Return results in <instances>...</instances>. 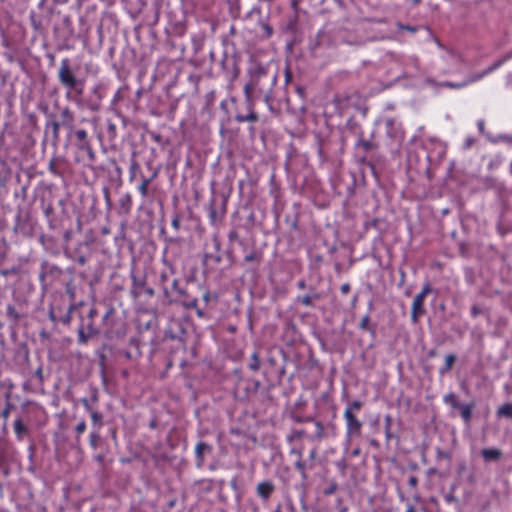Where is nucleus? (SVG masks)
Returning a JSON list of instances; mask_svg holds the SVG:
<instances>
[{
	"mask_svg": "<svg viewBox=\"0 0 512 512\" xmlns=\"http://www.w3.org/2000/svg\"><path fill=\"white\" fill-rule=\"evenodd\" d=\"M481 456L486 462H497L502 458L503 452L498 448H484Z\"/></svg>",
	"mask_w": 512,
	"mask_h": 512,
	"instance_id": "5",
	"label": "nucleus"
},
{
	"mask_svg": "<svg viewBox=\"0 0 512 512\" xmlns=\"http://www.w3.org/2000/svg\"><path fill=\"white\" fill-rule=\"evenodd\" d=\"M91 417H92V420L94 421V423H100L101 424L102 415L100 413H98L96 411H92Z\"/></svg>",
	"mask_w": 512,
	"mask_h": 512,
	"instance_id": "29",
	"label": "nucleus"
},
{
	"mask_svg": "<svg viewBox=\"0 0 512 512\" xmlns=\"http://www.w3.org/2000/svg\"><path fill=\"white\" fill-rule=\"evenodd\" d=\"M444 401L451 405L453 408H459L461 405L459 404L457 397L453 393H449L445 396Z\"/></svg>",
	"mask_w": 512,
	"mask_h": 512,
	"instance_id": "15",
	"label": "nucleus"
},
{
	"mask_svg": "<svg viewBox=\"0 0 512 512\" xmlns=\"http://www.w3.org/2000/svg\"><path fill=\"white\" fill-rule=\"evenodd\" d=\"M497 415L499 417L511 418L512 417V404L511 403H506V404L502 405L497 410Z\"/></svg>",
	"mask_w": 512,
	"mask_h": 512,
	"instance_id": "10",
	"label": "nucleus"
},
{
	"mask_svg": "<svg viewBox=\"0 0 512 512\" xmlns=\"http://www.w3.org/2000/svg\"><path fill=\"white\" fill-rule=\"evenodd\" d=\"M370 319H369V316H365L362 318L361 322H360V327L362 329H366L367 326H368V323H369Z\"/></svg>",
	"mask_w": 512,
	"mask_h": 512,
	"instance_id": "34",
	"label": "nucleus"
},
{
	"mask_svg": "<svg viewBox=\"0 0 512 512\" xmlns=\"http://www.w3.org/2000/svg\"><path fill=\"white\" fill-rule=\"evenodd\" d=\"M8 415H9V410H8V409H5V410L3 411V417H4V418H7V417H8Z\"/></svg>",
	"mask_w": 512,
	"mask_h": 512,
	"instance_id": "45",
	"label": "nucleus"
},
{
	"mask_svg": "<svg viewBox=\"0 0 512 512\" xmlns=\"http://www.w3.org/2000/svg\"><path fill=\"white\" fill-rule=\"evenodd\" d=\"M263 27H264V29L266 31L267 36H271L272 28L269 25H267V24H265Z\"/></svg>",
	"mask_w": 512,
	"mask_h": 512,
	"instance_id": "40",
	"label": "nucleus"
},
{
	"mask_svg": "<svg viewBox=\"0 0 512 512\" xmlns=\"http://www.w3.org/2000/svg\"><path fill=\"white\" fill-rule=\"evenodd\" d=\"M258 258H259L258 254L256 252H252L245 256V261L252 262V261L258 260Z\"/></svg>",
	"mask_w": 512,
	"mask_h": 512,
	"instance_id": "30",
	"label": "nucleus"
},
{
	"mask_svg": "<svg viewBox=\"0 0 512 512\" xmlns=\"http://www.w3.org/2000/svg\"><path fill=\"white\" fill-rule=\"evenodd\" d=\"M58 77L63 86L69 90H74L78 95L83 94L84 81L76 78L75 74L70 68L68 59L61 61Z\"/></svg>",
	"mask_w": 512,
	"mask_h": 512,
	"instance_id": "2",
	"label": "nucleus"
},
{
	"mask_svg": "<svg viewBox=\"0 0 512 512\" xmlns=\"http://www.w3.org/2000/svg\"><path fill=\"white\" fill-rule=\"evenodd\" d=\"M55 2L57 3H60V4H64L66 3L68 0H54Z\"/></svg>",
	"mask_w": 512,
	"mask_h": 512,
	"instance_id": "46",
	"label": "nucleus"
},
{
	"mask_svg": "<svg viewBox=\"0 0 512 512\" xmlns=\"http://www.w3.org/2000/svg\"><path fill=\"white\" fill-rule=\"evenodd\" d=\"M257 119H258V117H257L256 113H254V112H251L247 116H237V120L240 122H244V121L255 122V121H257Z\"/></svg>",
	"mask_w": 512,
	"mask_h": 512,
	"instance_id": "21",
	"label": "nucleus"
},
{
	"mask_svg": "<svg viewBox=\"0 0 512 512\" xmlns=\"http://www.w3.org/2000/svg\"><path fill=\"white\" fill-rule=\"evenodd\" d=\"M8 456V444L0 439V466L6 461Z\"/></svg>",
	"mask_w": 512,
	"mask_h": 512,
	"instance_id": "13",
	"label": "nucleus"
},
{
	"mask_svg": "<svg viewBox=\"0 0 512 512\" xmlns=\"http://www.w3.org/2000/svg\"><path fill=\"white\" fill-rule=\"evenodd\" d=\"M344 417L347 421V427L349 434H359L361 430V422L351 413V409H346Z\"/></svg>",
	"mask_w": 512,
	"mask_h": 512,
	"instance_id": "4",
	"label": "nucleus"
},
{
	"mask_svg": "<svg viewBox=\"0 0 512 512\" xmlns=\"http://www.w3.org/2000/svg\"><path fill=\"white\" fill-rule=\"evenodd\" d=\"M7 316L14 322H16L19 318L16 309L12 305L7 306Z\"/></svg>",
	"mask_w": 512,
	"mask_h": 512,
	"instance_id": "19",
	"label": "nucleus"
},
{
	"mask_svg": "<svg viewBox=\"0 0 512 512\" xmlns=\"http://www.w3.org/2000/svg\"><path fill=\"white\" fill-rule=\"evenodd\" d=\"M299 287L304 288L305 287V283L304 282H300L299 283Z\"/></svg>",
	"mask_w": 512,
	"mask_h": 512,
	"instance_id": "49",
	"label": "nucleus"
},
{
	"mask_svg": "<svg viewBox=\"0 0 512 512\" xmlns=\"http://www.w3.org/2000/svg\"><path fill=\"white\" fill-rule=\"evenodd\" d=\"M236 234L235 233H231L230 234V238H235Z\"/></svg>",
	"mask_w": 512,
	"mask_h": 512,
	"instance_id": "50",
	"label": "nucleus"
},
{
	"mask_svg": "<svg viewBox=\"0 0 512 512\" xmlns=\"http://www.w3.org/2000/svg\"><path fill=\"white\" fill-rule=\"evenodd\" d=\"M151 179L148 178H142V182L139 186V191L143 197L147 196L148 193V186L150 184Z\"/></svg>",
	"mask_w": 512,
	"mask_h": 512,
	"instance_id": "17",
	"label": "nucleus"
},
{
	"mask_svg": "<svg viewBox=\"0 0 512 512\" xmlns=\"http://www.w3.org/2000/svg\"><path fill=\"white\" fill-rule=\"evenodd\" d=\"M304 435V431L302 430H298V431H293L291 436H290V439H300L302 438Z\"/></svg>",
	"mask_w": 512,
	"mask_h": 512,
	"instance_id": "31",
	"label": "nucleus"
},
{
	"mask_svg": "<svg viewBox=\"0 0 512 512\" xmlns=\"http://www.w3.org/2000/svg\"><path fill=\"white\" fill-rule=\"evenodd\" d=\"M431 292V286L426 284L422 291L414 297L412 303L411 320L413 323H418L419 318L425 314L424 300L425 297Z\"/></svg>",
	"mask_w": 512,
	"mask_h": 512,
	"instance_id": "3",
	"label": "nucleus"
},
{
	"mask_svg": "<svg viewBox=\"0 0 512 512\" xmlns=\"http://www.w3.org/2000/svg\"><path fill=\"white\" fill-rule=\"evenodd\" d=\"M406 512H415V511H414V508H413L412 506H410V507L407 509V511H406Z\"/></svg>",
	"mask_w": 512,
	"mask_h": 512,
	"instance_id": "47",
	"label": "nucleus"
},
{
	"mask_svg": "<svg viewBox=\"0 0 512 512\" xmlns=\"http://www.w3.org/2000/svg\"><path fill=\"white\" fill-rule=\"evenodd\" d=\"M361 407L362 403L360 401H354L347 409H351V413H353L354 411H358Z\"/></svg>",
	"mask_w": 512,
	"mask_h": 512,
	"instance_id": "28",
	"label": "nucleus"
},
{
	"mask_svg": "<svg viewBox=\"0 0 512 512\" xmlns=\"http://www.w3.org/2000/svg\"><path fill=\"white\" fill-rule=\"evenodd\" d=\"M88 340V336L84 333L83 329L79 330V341L81 343H86Z\"/></svg>",
	"mask_w": 512,
	"mask_h": 512,
	"instance_id": "33",
	"label": "nucleus"
},
{
	"mask_svg": "<svg viewBox=\"0 0 512 512\" xmlns=\"http://www.w3.org/2000/svg\"><path fill=\"white\" fill-rule=\"evenodd\" d=\"M146 293L149 294L150 296H152L154 294L153 292V289L152 288H147L146 290Z\"/></svg>",
	"mask_w": 512,
	"mask_h": 512,
	"instance_id": "44",
	"label": "nucleus"
},
{
	"mask_svg": "<svg viewBox=\"0 0 512 512\" xmlns=\"http://www.w3.org/2000/svg\"><path fill=\"white\" fill-rule=\"evenodd\" d=\"M338 486L335 482H331L327 488L323 491L324 495H332L337 490Z\"/></svg>",
	"mask_w": 512,
	"mask_h": 512,
	"instance_id": "23",
	"label": "nucleus"
},
{
	"mask_svg": "<svg viewBox=\"0 0 512 512\" xmlns=\"http://www.w3.org/2000/svg\"><path fill=\"white\" fill-rule=\"evenodd\" d=\"M36 375L39 377L40 381L43 380V376H42V369L39 368L37 371H36Z\"/></svg>",
	"mask_w": 512,
	"mask_h": 512,
	"instance_id": "41",
	"label": "nucleus"
},
{
	"mask_svg": "<svg viewBox=\"0 0 512 512\" xmlns=\"http://www.w3.org/2000/svg\"><path fill=\"white\" fill-rule=\"evenodd\" d=\"M398 27L400 29L407 30V31H410V32H415L416 31L415 27H411V26H407V25H402L400 23L398 24Z\"/></svg>",
	"mask_w": 512,
	"mask_h": 512,
	"instance_id": "36",
	"label": "nucleus"
},
{
	"mask_svg": "<svg viewBox=\"0 0 512 512\" xmlns=\"http://www.w3.org/2000/svg\"><path fill=\"white\" fill-rule=\"evenodd\" d=\"M438 457L439 458H444V459H449V454L447 452H444V451H439L438 452Z\"/></svg>",
	"mask_w": 512,
	"mask_h": 512,
	"instance_id": "39",
	"label": "nucleus"
},
{
	"mask_svg": "<svg viewBox=\"0 0 512 512\" xmlns=\"http://www.w3.org/2000/svg\"><path fill=\"white\" fill-rule=\"evenodd\" d=\"M51 127H52V130H53V138L55 140H58L59 139V128L60 126H62L61 122L59 121H52L50 123Z\"/></svg>",
	"mask_w": 512,
	"mask_h": 512,
	"instance_id": "20",
	"label": "nucleus"
},
{
	"mask_svg": "<svg viewBox=\"0 0 512 512\" xmlns=\"http://www.w3.org/2000/svg\"><path fill=\"white\" fill-rule=\"evenodd\" d=\"M14 431L19 440H22L28 434V428L20 419L15 420Z\"/></svg>",
	"mask_w": 512,
	"mask_h": 512,
	"instance_id": "9",
	"label": "nucleus"
},
{
	"mask_svg": "<svg viewBox=\"0 0 512 512\" xmlns=\"http://www.w3.org/2000/svg\"><path fill=\"white\" fill-rule=\"evenodd\" d=\"M455 361H456V356L454 354L447 355L445 358V366H444V368H442L440 370V373L444 374V373L448 372L449 370H451Z\"/></svg>",
	"mask_w": 512,
	"mask_h": 512,
	"instance_id": "11",
	"label": "nucleus"
},
{
	"mask_svg": "<svg viewBox=\"0 0 512 512\" xmlns=\"http://www.w3.org/2000/svg\"><path fill=\"white\" fill-rule=\"evenodd\" d=\"M250 80L244 86L247 102L252 105L255 98L263 97L269 101L277 81V73L260 64L249 69Z\"/></svg>",
	"mask_w": 512,
	"mask_h": 512,
	"instance_id": "1",
	"label": "nucleus"
},
{
	"mask_svg": "<svg viewBox=\"0 0 512 512\" xmlns=\"http://www.w3.org/2000/svg\"><path fill=\"white\" fill-rule=\"evenodd\" d=\"M287 79H290V73L287 72Z\"/></svg>",
	"mask_w": 512,
	"mask_h": 512,
	"instance_id": "52",
	"label": "nucleus"
},
{
	"mask_svg": "<svg viewBox=\"0 0 512 512\" xmlns=\"http://www.w3.org/2000/svg\"><path fill=\"white\" fill-rule=\"evenodd\" d=\"M75 430H76V433H77V435H78V436H79L80 434L84 433V432H85V430H86V423H85V421H81V422H79V423L77 424V426H76Z\"/></svg>",
	"mask_w": 512,
	"mask_h": 512,
	"instance_id": "27",
	"label": "nucleus"
},
{
	"mask_svg": "<svg viewBox=\"0 0 512 512\" xmlns=\"http://www.w3.org/2000/svg\"><path fill=\"white\" fill-rule=\"evenodd\" d=\"M319 298H320L319 294H315L313 296L305 295L303 297H300L299 301L301 304H303L305 306H311L313 299H319Z\"/></svg>",
	"mask_w": 512,
	"mask_h": 512,
	"instance_id": "16",
	"label": "nucleus"
},
{
	"mask_svg": "<svg viewBox=\"0 0 512 512\" xmlns=\"http://www.w3.org/2000/svg\"><path fill=\"white\" fill-rule=\"evenodd\" d=\"M478 127H479V130H480L481 132H483V131H484V122H483V121H479V123H478Z\"/></svg>",
	"mask_w": 512,
	"mask_h": 512,
	"instance_id": "43",
	"label": "nucleus"
},
{
	"mask_svg": "<svg viewBox=\"0 0 512 512\" xmlns=\"http://www.w3.org/2000/svg\"><path fill=\"white\" fill-rule=\"evenodd\" d=\"M471 313L472 315L475 317V316H478L480 313H481V309L477 306V305H474L472 308H471Z\"/></svg>",
	"mask_w": 512,
	"mask_h": 512,
	"instance_id": "37",
	"label": "nucleus"
},
{
	"mask_svg": "<svg viewBox=\"0 0 512 512\" xmlns=\"http://www.w3.org/2000/svg\"><path fill=\"white\" fill-rule=\"evenodd\" d=\"M359 146H361L364 150H369L372 146V144L369 141L360 140L358 143Z\"/></svg>",
	"mask_w": 512,
	"mask_h": 512,
	"instance_id": "32",
	"label": "nucleus"
},
{
	"mask_svg": "<svg viewBox=\"0 0 512 512\" xmlns=\"http://www.w3.org/2000/svg\"><path fill=\"white\" fill-rule=\"evenodd\" d=\"M99 434L94 432V433H91L90 435V445L96 449L98 447V442H99Z\"/></svg>",
	"mask_w": 512,
	"mask_h": 512,
	"instance_id": "25",
	"label": "nucleus"
},
{
	"mask_svg": "<svg viewBox=\"0 0 512 512\" xmlns=\"http://www.w3.org/2000/svg\"><path fill=\"white\" fill-rule=\"evenodd\" d=\"M250 369L253 371H258L260 368V359L257 353H253L251 357V363L249 365Z\"/></svg>",
	"mask_w": 512,
	"mask_h": 512,
	"instance_id": "18",
	"label": "nucleus"
},
{
	"mask_svg": "<svg viewBox=\"0 0 512 512\" xmlns=\"http://www.w3.org/2000/svg\"><path fill=\"white\" fill-rule=\"evenodd\" d=\"M468 481H469L470 484H475L476 479H475V477L473 475H470L469 478H468Z\"/></svg>",
	"mask_w": 512,
	"mask_h": 512,
	"instance_id": "42",
	"label": "nucleus"
},
{
	"mask_svg": "<svg viewBox=\"0 0 512 512\" xmlns=\"http://www.w3.org/2000/svg\"><path fill=\"white\" fill-rule=\"evenodd\" d=\"M273 491L274 485L271 482H261L257 485V493L264 500H268Z\"/></svg>",
	"mask_w": 512,
	"mask_h": 512,
	"instance_id": "7",
	"label": "nucleus"
},
{
	"mask_svg": "<svg viewBox=\"0 0 512 512\" xmlns=\"http://www.w3.org/2000/svg\"><path fill=\"white\" fill-rule=\"evenodd\" d=\"M408 484H409L411 487L415 488V487L417 486V484H418V479H417V477H415V476H411V477L409 478V480H408Z\"/></svg>",
	"mask_w": 512,
	"mask_h": 512,
	"instance_id": "35",
	"label": "nucleus"
},
{
	"mask_svg": "<svg viewBox=\"0 0 512 512\" xmlns=\"http://www.w3.org/2000/svg\"><path fill=\"white\" fill-rule=\"evenodd\" d=\"M94 315V310L90 311V316L92 317Z\"/></svg>",
	"mask_w": 512,
	"mask_h": 512,
	"instance_id": "51",
	"label": "nucleus"
},
{
	"mask_svg": "<svg viewBox=\"0 0 512 512\" xmlns=\"http://www.w3.org/2000/svg\"><path fill=\"white\" fill-rule=\"evenodd\" d=\"M205 451H211V447L203 442L198 443L195 449V453L198 459V466H201L204 462Z\"/></svg>",
	"mask_w": 512,
	"mask_h": 512,
	"instance_id": "8",
	"label": "nucleus"
},
{
	"mask_svg": "<svg viewBox=\"0 0 512 512\" xmlns=\"http://www.w3.org/2000/svg\"><path fill=\"white\" fill-rule=\"evenodd\" d=\"M61 124L62 126L66 127L70 132L74 130V116L73 113L70 111L69 108H64L61 111Z\"/></svg>",
	"mask_w": 512,
	"mask_h": 512,
	"instance_id": "6",
	"label": "nucleus"
},
{
	"mask_svg": "<svg viewBox=\"0 0 512 512\" xmlns=\"http://www.w3.org/2000/svg\"><path fill=\"white\" fill-rule=\"evenodd\" d=\"M79 148L82 149V150L87 151L91 159L94 158V152H93L89 142L81 143Z\"/></svg>",
	"mask_w": 512,
	"mask_h": 512,
	"instance_id": "24",
	"label": "nucleus"
},
{
	"mask_svg": "<svg viewBox=\"0 0 512 512\" xmlns=\"http://www.w3.org/2000/svg\"><path fill=\"white\" fill-rule=\"evenodd\" d=\"M274 512H282L281 511V506L279 505Z\"/></svg>",
	"mask_w": 512,
	"mask_h": 512,
	"instance_id": "48",
	"label": "nucleus"
},
{
	"mask_svg": "<svg viewBox=\"0 0 512 512\" xmlns=\"http://www.w3.org/2000/svg\"><path fill=\"white\" fill-rule=\"evenodd\" d=\"M340 290L343 294H347L350 291V285L348 283H345L341 286Z\"/></svg>",
	"mask_w": 512,
	"mask_h": 512,
	"instance_id": "38",
	"label": "nucleus"
},
{
	"mask_svg": "<svg viewBox=\"0 0 512 512\" xmlns=\"http://www.w3.org/2000/svg\"><path fill=\"white\" fill-rule=\"evenodd\" d=\"M466 85V83H453V82H444L441 83L440 86L453 88V89H459Z\"/></svg>",
	"mask_w": 512,
	"mask_h": 512,
	"instance_id": "22",
	"label": "nucleus"
},
{
	"mask_svg": "<svg viewBox=\"0 0 512 512\" xmlns=\"http://www.w3.org/2000/svg\"><path fill=\"white\" fill-rule=\"evenodd\" d=\"M315 427L316 431L313 438L319 441L325 437L324 426L322 425L321 422H316Z\"/></svg>",
	"mask_w": 512,
	"mask_h": 512,
	"instance_id": "14",
	"label": "nucleus"
},
{
	"mask_svg": "<svg viewBox=\"0 0 512 512\" xmlns=\"http://www.w3.org/2000/svg\"><path fill=\"white\" fill-rule=\"evenodd\" d=\"M473 405H461L458 409L461 411V416L465 422H469L471 419Z\"/></svg>",
	"mask_w": 512,
	"mask_h": 512,
	"instance_id": "12",
	"label": "nucleus"
},
{
	"mask_svg": "<svg viewBox=\"0 0 512 512\" xmlns=\"http://www.w3.org/2000/svg\"><path fill=\"white\" fill-rule=\"evenodd\" d=\"M76 137L79 141H81L82 143L84 142H87L86 141V138H87V132L85 130H78L76 132Z\"/></svg>",
	"mask_w": 512,
	"mask_h": 512,
	"instance_id": "26",
	"label": "nucleus"
}]
</instances>
